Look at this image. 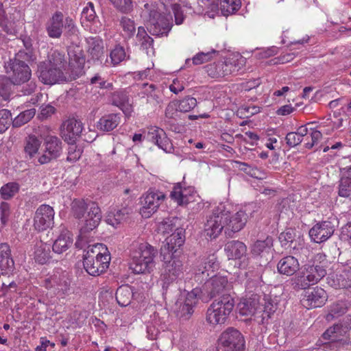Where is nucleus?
<instances>
[{"instance_id": "obj_1", "label": "nucleus", "mask_w": 351, "mask_h": 351, "mask_svg": "<svg viewBox=\"0 0 351 351\" xmlns=\"http://www.w3.org/2000/svg\"><path fill=\"white\" fill-rule=\"evenodd\" d=\"M158 250L147 243L133 244L130 269L134 274H149L155 267Z\"/></svg>"}, {"instance_id": "obj_2", "label": "nucleus", "mask_w": 351, "mask_h": 351, "mask_svg": "<svg viewBox=\"0 0 351 351\" xmlns=\"http://www.w3.org/2000/svg\"><path fill=\"white\" fill-rule=\"evenodd\" d=\"M110 261V254L106 245L97 243L88 247L84 254L83 265L89 275L97 276L108 268Z\"/></svg>"}, {"instance_id": "obj_3", "label": "nucleus", "mask_w": 351, "mask_h": 351, "mask_svg": "<svg viewBox=\"0 0 351 351\" xmlns=\"http://www.w3.org/2000/svg\"><path fill=\"white\" fill-rule=\"evenodd\" d=\"M234 304L235 301L230 295H223L218 300H215L208 308L207 322L213 325L224 323L232 311Z\"/></svg>"}, {"instance_id": "obj_4", "label": "nucleus", "mask_w": 351, "mask_h": 351, "mask_svg": "<svg viewBox=\"0 0 351 351\" xmlns=\"http://www.w3.org/2000/svg\"><path fill=\"white\" fill-rule=\"evenodd\" d=\"M326 275L324 266L317 264H306L302 271L292 279L295 289H306L311 285L317 284Z\"/></svg>"}, {"instance_id": "obj_5", "label": "nucleus", "mask_w": 351, "mask_h": 351, "mask_svg": "<svg viewBox=\"0 0 351 351\" xmlns=\"http://www.w3.org/2000/svg\"><path fill=\"white\" fill-rule=\"evenodd\" d=\"M7 78L0 82V88H3L2 84L3 81H8L13 85L20 86L24 84L31 79L32 71L27 63H20L16 60H9L5 64Z\"/></svg>"}, {"instance_id": "obj_6", "label": "nucleus", "mask_w": 351, "mask_h": 351, "mask_svg": "<svg viewBox=\"0 0 351 351\" xmlns=\"http://www.w3.org/2000/svg\"><path fill=\"white\" fill-rule=\"evenodd\" d=\"M170 260H164L163 271L160 276L162 289L167 291L170 288L177 287V284L183 274L182 262L170 256Z\"/></svg>"}, {"instance_id": "obj_7", "label": "nucleus", "mask_w": 351, "mask_h": 351, "mask_svg": "<svg viewBox=\"0 0 351 351\" xmlns=\"http://www.w3.org/2000/svg\"><path fill=\"white\" fill-rule=\"evenodd\" d=\"M173 27V19L171 15H166L152 10L149 12V18L147 22V30L156 36H167Z\"/></svg>"}, {"instance_id": "obj_8", "label": "nucleus", "mask_w": 351, "mask_h": 351, "mask_svg": "<svg viewBox=\"0 0 351 351\" xmlns=\"http://www.w3.org/2000/svg\"><path fill=\"white\" fill-rule=\"evenodd\" d=\"M218 351H244L245 339L237 329L228 328L223 331L219 339Z\"/></svg>"}, {"instance_id": "obj_9", "label": "nucleus", "mask_w": 351, "mask_h": 351, "mask_svg": "<svg viewBox=\"0 0 351 351\" xmlns=\"http://www.w3.org/2000/svg\"><path fill=\"white\" fill-rule=\"evenodd\" d=\"M221 215L224 222V232L227 237H232L233 235L241 231L247 221V215L245 211L239 210L234 215H231L225 210V207L221 205Z\"/></svg>"}, {"instance_id": "obj_10", "label": "nucleus", "mask_w": 351, "mask_h": 351, "mask_svg": "<svg viewBox=\"0 0 351 351\" xmlns=\"http://www.w3.org/2000/svg\"><path fill=\"white\" fill-rule=\"evenodd\" d=\"M43 284L53 295H67L71 288V280L64 272H56L47 276Z\"/></svg>"}, {"instance_id": "obj_11", "label": "nucleus", "mask_w": 351, "mask_h": 351, "mask_svg": "<svg viewBox=\"0 0 351 351\" xmlns=\"http://www.w3.org/2000/svg\"><path fill=\"white\" fill-rule=\"evenodd\" d=\"M204 68L209 76L213 78H218L234 75L241 69V66L238 60L228 58L224 61L209 64Z\"/></svg>"}, {"instance_id": "obj_12", "label": "nucleus", "mask_w": 351, "mask_h": 351, "mask_svg": "<svg viewBox=\"0 0 351 351\" xmlns=\"http://www.w3.org/2000/svg\"><path fill=\"white\" fill-rule=\"evenodd\" d=\"M43 146L45 147L43 153L38 158V162L40 165L57 160L62 153V142L56 136H47L44 139Z\"/></svg>"}, {"instance_id": "obj_13", "label": "nucleus", "mask_w": 351, "mask_h": 351, "mask_svg": "<svg viewBox=\"0 0 351 351\" xmlns=\"http://www.w3.org/2000/svg\"><path fill=\"white\" fill-rule=\"evenodd\" d=\"M200 289H193L185 295L184 300L180 299L176 303L175 313L177 317L184 320L189 319L193 313V308L197 304Z\"/></svg>"}, {"instance_id": "obj_14", "label": "nucleus", "mask_w": 351, "mask_h": 351, "mask_svg": "<svg viewBox=\"0 0 351 351\" xmlns=\"http://www.w3.org/2000/svg\"><path fill=\"white\" fill-rule=\"evenodd\" d=\"M38 79L45 84L53 85L66 81L64 71L49 63L40 62L38 66Z\"/></svg>"}, {"instance_id": "obj_15", "label": "nucleus", "mask_w": 351, "mask_h": 351, "mask_svg": "<svg viewBox=\"0 0 351 351\" xmlns=\"http://www.w3.org/2000/svg\"><path fill=\"white\" fill-rule=\"evenodd\" d=\"M227 285L228 279L226 277L219 275L213 276L204 283L203 289H200V293L202 294V300L207 302L216 295L221 293Z\"/></svg>"}, {"instance_id": "obj_16", "label": "nucleus", "mask_w": 351, "mask_h": 351, "mask_svg": "<svg viewBox=\"0 0 351 351\" xmlns=\"http://www.w3.org/2000/svg\"><path fill=\"white\" fill-rule=\"evenodd\" d=\"M165 195L162 192L159 191H149L143 197L142 208L140 213L144 218H149L154 213H156L164 201Z\"/></svg>"}, {"instance_id": "obj_17", "label": "nucleus", "mask_w": 351, "mask_h": 351, "mask_svg": "<svg viewBox=\"0 0 351 351\" xmlns=\"http://www.w3.org/2000/svg\"><path fill=\"white\" fill-rule=\"evenodd\" d=\"M221 205L213 209L212 213L207 216L204 225V232L211 239L217 238L224 229V222L221 215Z\"/></svg>"}, {"instance_id": "obj_18", "label": "nucleus", "mask_w": 351, "mask_h": 351, "mask_svg": "<svg viewBox=\"0 0 351 351\" xmlns=\"http://www.w3.org/2000/svg\"><path fill=\"white\" fill-rule=\"evenodd\" d=\"M53 208L47 205H40L36 210L34 217V227L38 231H43L51 228L54 223Z\"/></svg>"}, {"instance_id": "obj_19", "label": "nucleus", "mask_w": 351, "mask_h": 351, "mask_svg": "<svg viewBox=\"0 0 351 351\" xmlns=\"http://www.w3.org/2000/svg\"><path fill=\"white\" fill-rule=\"evenodd\" d=\"M68 56L69 58V66L73 75L79 76L82 75L85 64V55L80 45H69Z\"/></svg>"}, {"instance_id": "obj_20", "label": "nucleus", "mask_w": 351, "mask_h": 351, "mask_svg": "<svg viewBox=\"0 0 351 351\" xmlns=\"http://www.w3.org/2000/svg\"><path fill=\"white\" fill-rule=\"evenodd\" d=\"M328 298L326 291L319 287H315L306 291L302 299V304L308 308H313L322 306Z\"/></svg>"}, {"instance_id": "obj_21", "label": "nucleus", "mask_w": 351, "mask_h": 351, "mask_svg": "<svg viewBox=\"0 0 351 351\" xmlns=\"http://www.w3.org/2000/svg\"><path fill=\"white\" fill-rule=\"evenodd\" d=\"M101 217V212L98 205L96 203L90 204L89 210L82 218L84 223L80 228L81 233L86 234L96 228L99 226Z\"/></svg>"}, {"instance_id": "obj_22", "label": "nucleus", "mask_w": 351, "mask_h": 351, "mask_svg": "<svg viewBox=\"0 0 351 351\" xmlns=\"http://www.w3.org/2000/svg\"><path fill=\"white\" fill-rule=\"evenodd\" d=\"M147 138L167 153L173 150V146L165 132L158 127H151L147 132Z\"/></svg>"}, {"instance_id": "obj_23", "label": "nucleus", "mask_w": 351, "mask_h": 351, "mask_svg": "<svg viewBox=\"0 0 351 351\" xmlns=\"http://www.w3.org/2000/svg\"><path fill=\"white\" fill-rule=\"evenodd\" d=\"M334 226L330 221L317 223L309 230L310 237L316 243H322L329 239L334 233Z\"/></svg>"}, {"instance_id": "obj_24", "label": "nucleus", "mask_w": 351, "mask_h": 351, "mask_svg": "<svg viewBox=\"0 0 351 351\" xmlns=\"http://www.w3.org/2000/svg\"><path fill=\"white\" fill-rule=\"evenodd\" d=\"M64 26V15L61 12L56 11L45 25L48 36L54 39L60 38L63 34Z\"/></svg>"}, {"instance_id": "obj_25", "label": "nucleus", "mask_w": 351, "mask_h": 351, "mask_svg": "<svg viewBox=\"0 0 351 351\" xmlns=\"http://www.w3.org/2000/svg\"><path fill=\"white\" fill-rule=\"evenodd\" d=\"M82 130L83 125L80 121L69 119L63 123L62 136L68 143H75Z\"/></svg>"}, {"instance_id": "obj_26", "label": "nucleus", "mask_w": 351, "mask_h": 351, "mask_svg": "<svg viewBox=\"0 0 351 351\" xmlns=\"http://www.w3.org/2000/svg\"><path fill=\"white\" fill-rule=\"evenodd\" d=\"M237 308L239 314L243 316L255 315L259 313L261 297L256 294L243 299L238 304Z\"/></svg>"}, {"instance_id": "obj_27", "label": "nucleus", "mask_w": 351, "mask_h": 351, "mask_svg": "<svg viewBox=\"0 0 351 351\" xmlns=\"http://www.w3.org/2000/svg\"><path fill=\"white\" fill-rule=\"evenodd\" d=\"M167 243L161 248V255L163 256V259H167L166 253L167 252L169 257L171 256L174 252H176L178 249L184 243V239L183 237V230H178V234H171L170 237L167 239Z\"/></svg>"}, {"instance_id": "obj_28", "label": "nucleus", "mask_w": 351, "mask_h": 351, "mask_svg": "<svg viewBox=\"0 0 351 351\" xmlns=\"http://www.w3.org/2000/svg\"><path fill=\"white\" fill-rule=\"evenodd\" d=\"M274 239L267 236L264 240H257L252 246L251 252L254 256L268 258L272 256Z\"/></svg>"}, {"instance_id": "obj_29", "label": "nucleus", "mask_w": 351, "mask_h": 351, "mask_svg": "<svg viewBox=\"0 0 351 351\" xmlns=\"http://www.w3.org/2000/svg\"><path fill=\"white\" fill-rule=\"evenodd\" d=\"M300 269V264L296 258L293 256H287L282 258L278 263V271L282 275L291 276L295 274Z\"/></svg>"}, {"instance_id": "obj_30", "label": "nucleus", "mask_w": 351, "mask_h": 351, "mask_svg": "<svg viewBox=\"0 0 351 351\" xmlns=\"http://www.w3.org/2000/svg\"><path fill=\"white\" fill-rule=\"evenodd\" d=\"M224 250L228 259H241L246 255L247 247L241 241H230L225 245Z\"/></svg>"}, {"instance_id": "obj_31", "label": "nucleus", "mask_w": 351, "mask_h": 351, "mask_svg": "<svg viewBox=\"0 0 351 351\" xmlns=\"http://www.w3.org/2000/svg\"><path fill=\"white\" fill-rule=\"evenodd\" d=\"M64 39L69 45L80 44L79 30L73 20L70 17L64 19Z\"/></svg>"}, {"instance_id": "obj_32", "label": "nucleus", "mask_w": 351, "mask_h": 351, "mask_svg": "<svg viewBox=\"0 0 351 351\" xmlns=\"http://www.w3.org/2000/svg\"><path fill=\"white\" fill-rule=\"evenodd\" d=\"M88 53L91 58L95 61L101 62L105 58L103 40L99 37H90L88 38Z\"/></svg>"}, {"instance_id": "obj_33", "label": "nucleus", "mask_w": 351, "mask_h": 351, "mask_svg": "<svg viewBox=\"0 0 351 351\" xmlns=\"http://www.w3.org/2000/svg\"><path fill=\"white\" fill-rule=\"evenodd\" d=\"M130 211L128 208L112 210L107 213L105 221L108 224L117 228L125 221Z\"/></svg>"}, {"instance_id": "obj_34", "label": "nucleus", "mask_w": 351, "mask_h": 351, "mask_svg": "<svg viewBox=\"0 0 351 351\" xmlns=\"http://www.w3.org/2000/svg\"><path fill=\"white\" fill-rule=\"evenodd\" d=\"M121 121L120 114L111 113L103 116L97 123V128L103 132H110L116 128Z\"/></svg>"}, {"instance_id": "obj_35", "label": "nucleus", "mask_w": 351, "mask_h": 351, "mask_svg": "<svg viewBox=\"0 0 351 351\" xmlns=\"http://www.w3.org/2000/svg\"><path fill=\"white\" fill-rule=\"evenodd\" d=\"M277 309V302L275 299H273L269 295H265L261 301V308H259V313L261 315V322L264 323L265 321L268 320L271 315L275 313Z\"/></svg>"}, {"instance_id": "obj_36", "label": "nucleus", "mask_w": 351, "mask_h": 351, "mask_svg": "<svg viewBox=\"0 0 351 351\" xmlns=\"http://www.w3.org/2000/svg\"><path fill=\"white\" fill-rule=\"evenodd\" d=\"M73 243L71 233L68 231H62L55 240L53 245V251L57 254H62L66 252Z\"/></svg>"}, {"instance_id": "obj_37", "label": "nucleus", "mask_w": 351, "mask_h": 351, "mask_svg": "<svg viewBox=\"0 0 351 351\" xmlns=\"http://www.w3.org/2000/svg\"><path fill=\"white\" fill-rule=\"evenodd\" d=\"M14 263L11 257V250L7 243L0 244V269L3 271L12 270L14 268Z\"/></svg>"}, {"instance_id": "obj_38", "label": "nucleus", "mask_w": 351, "mask_h": 351, "mask_svg": "<svg viewBox=\"0 0 351 351\" xmlns=\"http://www.w3.org/2000/svg\"><path fill=\"white\" fill-rule=\"evenodd\" d=\"M134 297V289L128 285L120 286L116 291V300L121 306H128Z\"/></svg>"}, {"instance_id": "obj_39", "label": "nucleus", "mask_w": 351, "mask_h": 351, "mask_svg": "<svg viewBox=\"0 0 351 351\" xmlns=\"http://www.w3.org/2000/svg\"><path fill=\"white\" fill-rule=\"evenodd\" d=\"M180 219L176 217H170L163 219L158 225V232L163 234H170L176 231L174 234H178V230H182L178 226L180 225Z\"/></svg>"}, {"instance_id": "obj_40", "label": "nucleus", "mask_w": 351, "mask_h": 351, "mask_svg": "<svg viewBox=\"0 0 351 351\" xmlns=\"http://www.w3.org/2000/svg\"><path fill=\"white\" fill-rule=\"evenodd\" d=\"M90 204L95 202L84 199H74L71 204V211L73 216L78 219H82L89 210Z\"/></svg>"}, {"instance_id": "obj_41", "label": "nucleus", "mask_w": 351, "mask_h": 351, "mask_svg": "<svg viewBox=\"0 0 351 351\" xmlns=\"http://www.w3.org/2000/svg\"><path fill=\"white\" fill-rule=\"evenodd\" d=\"M45 63H49L51 66L61 69L64 71L66 67V60L63 52L58 50H54L48 55V60L43 61Z\"/></svg>"}, {"instance_id": "obj_42", "label": "nucleus", "mask_w": 351, "mask_h": 351, "mask_svg": "<svg viewBox=\"0 0 351 351\" xmlns=\"http://www.w3.org/2000/svg\"><path fill=\"white\" fill-rule=\"evenodd\" d=\"M219 268V263L217 261V257L215 254H210L208 257H206L204 262L199 265L198 271L196 275L202 274L204 275L206 273V276L208 277L211 271L212 273L215 271V269Z\"/></svg>"}, {"instance_id": "obj_43", "label": "nucleus", "mask_w": 351, "mask_h": 351, "mask_svg": "<svg viewBox=\"0 0 351 351\" xmlns=\"http://www.w3.org/2000/svg\"><path fill=\"white\" fill-rule=\"evenodd\" d=\"M241 6V0H220V9L223 16L234 14Z\"/></svg>"}, {"instance_id": "obj_44", "label": "nucleus", "mask_w": 351, "mask_h": 351, "mask_svg": "<svg viewBox=\"0 0 351 351\" xmlns=\"http://www.w3.org/2000/svg\"><path fill=\"white\" fill-rule=\"evenodd\" d=\"M50 245L46 243H40L35 251V260L40 264H46L51 259Z\"/></svg>"}, {"instance_id": "obj_45", "label": "nucleus", "mask_w": 351, "mask_h": 351, "mask_svg": "<svg viewBox=\"0 0 351 351\" xmlns=\"http://www.w3.org/2000/svg\"><path fill=\"white\" fill-rule=\"evenodd\" d=\"M36 114V110L31 108L21 112L17 117L12 120V126L19 128L28 123Z\"/></svg>"}, {"instance_id": "obj_46", "label": "nucleus", "mask_w": 351, "mask_h": 351, "mask_svg": "<svg viewBox=\"0 0 351 351\" xmlns=\"http://www.w3.org/2000/svg\"><path fill=\"white\" fill-rule=\"evenodd\" d=\"M40 146V141L35 136H29L25 141L24 150L30 158L37 154Z\"/></svg>"}, {"instance_id": "obj_47", "label": "nucleus", "mask_w": 351, "mask_h": 351, "mask_svg": "<svg viewBox=\"0 0 351 351\" xmlns=\"http://www.w3.org/2000/svg\"><path fill=\"white\" fill-rule=\"evenodd\" d=\"M186 189H182L180 183L173 186V191L171 192L170 196L171 199L177 202L179 205L187 204L189 199L186 194Z\"/></svg>"}, {"instance_id": "obj_48", "label": "nucleus", "mask_w": 351, "mask_h": 351, "mask_svg": "<svg viewBox=\"0 0 351 351\" xmlns=\"http://www.w3.org/2000/svg\"><path fill=\"white\" fill-rule=\"evenodd\" d=\"M19 191V185L16 182H8L0 189L2 199L8 200L12 198Z\"/></svg>"}, {"instance_id": "obj_49", "label": "nucleus", "mask_w": 351, "mask_h": 351, "mask_svg": "<svg viewBox=\"0 0 351 351\" xmlns=\"http://www.w3.org/2000/svg\"><path fill=\"white\" fill-rule=\"evenodd\" d=\"M348 308V303L346 301H338L330 306V313L327 315V319L330 317H339L346 313Z\"/></svg>"}, {"instance_id": "obj_50", "label": "nucleus", "mask_w": 351, "mask_h": 351, "mask_svg": "<svg viewBox=\"0 0 351 351\" xmlns=\"http://www.w3.org/2000/svg\"><path fill=\"white\" fill-rule=\"evenodd\" d=\"M12 124V114L7 109L0 110V134L4 133Z\"/></svg>"}, {"instance_id": "obj_51", "label": "nucleus", "mask_w": 351, "mask_h": 351, "mask_svg": "<svg viewBox=\"0 0 351 351\" xmlns=\"http://www.w3.org/2000/svg\"><path fill=\"white\" fill-rule=\"evenodd\" d=\"M35 60L36 56L34 51L21 49L16 53L14 58L10 60H16L17 62L28 64L31 62H34Z\"/></svg>"}, {"instance_id": "obj_52", "label": "nucleus", "mask_w": 351, "mask_h": 351, "mask_svg": "<svg viewBox=\"0 0 351 351\" xmlns=\"http://www.w3.org/2000/svg\"><path fill=\"white\" fill-rule=\"evenodd\" d=\"M196 106V99L190 96H187L179 101L178 107L179 111L187 112L193 110Z\"/></svg>"}, {"instance_id": "obj_53", "label": "nucleus", "mask_w": 351, "mask_h": 351, "mask_svg": "<svg viewBox=\"0 0 351 351\" xmlns=\"http://www.w3.org/2000/svg\"><path fill=\"white\" fill-rule=\"evenodd\" d=\"M258 112H260V108L258 106H242L237 110V115L241 119H245L258 114Z\"/></svg>"}, {"instance_id": "obj_54", "label": "nucleus", "mask_w": 351, "mask_h": 351, "mask_svg": "<svg viewBox=\"0 0 351 351\" xmlns=\"http://www.w3.org/2000/svg\"><path fill=\"white\" fill-rule=\"evenodd\" d=\"M94 4L92 2H88L82 12V19L88 22L93 23L97 19Z\"/></svg>"}, {"instance_id": "obj_55", "label": "nucleus", "mask_w": 351, "mask_h": 351, "mask_svg": "<svg viewBox=\"0 0 351 351\" xmlns=\"http://www.w3.org/2000/svg\"><path fill=\"white\" fill-rule=\"evenodd\" d=\"M342 326L339 324H335L333 326L328 328L322 335V337L326 340L336 341L339 335L341 333Z\"/></svg>"}, {"instance_id": "obj_56", "label": "nucleus", "mask_w": 351, "mask_h": 351, "mask_svg": "<svg viewBox=\"0 0 351 351\" xmlns=\"http://www.w3.org/2000/svg\"><path fill=\"white\" fill-rule=\"evenodd\" d=\"M296 237V232L294 229L287 228L279 235V241L282 246H285L287 243H292Z\"/></svg>"}, {"instance_id": "obj_57", "label": "nucleus", "mask_w": 351, "mask_h": 351, "mask_svg": "<svg viewBox=\"0 0 351 351\" xmlns=\"http://www.w3.org/2000/svg\"><path fill=\"white\" fill-rule=\"evenodd\" d=\"M120 25L122 27L124 32L129 37L134 35L136 30V27L134 21L126 16H123L120 20Z\"/></svg>"}, {"instance_id": "obj_58", "label": "nucleus", "mask_w": 351, "mask_h": 351, "mask_svg": "<svg viewBox=\"0 0 351 351\" xmlns=\"http://www.w3.org/2000/svg\"><path fill=\"white\" fill-rule=\"evenodd\" d=\"M145 93L147 95V102L156 106L159 104V97L155 91V86L154 84L146 85Z\"/></svg>"}, {"instance_id": "obj_59", "label": "nucleus", "mask_w": 351, "mask_h": 351, "mask_svg": "<svg viewBox=\"0 0 351 351\" xmlns=\"http://www.w3.org/2000/svg\"><path fill=\"white\" fill-rule=\"evenodd\" d=\"M110 56L112 63L114 65L118 64L125 59V52L122 47L116 46L114 49L111 51Z\"/></svg>"}, {"instance_id": "obj_60", "label": "nucleus", "mask_w": 351, "mask_h": 351, "mask_svg": "<svg viewBox=\"0 0 351 351\" xmlns=\"http://www.w3.org/2000/svg\"><path fill=\"white\" fill-rule=\"evenodd\" d=\"M215 53V50H212L211 51H208L207 53L199 52L193 58V64L195 65H199L208 62L212 59L213 54Z\"/></svg>"}, {"instance_id": "obj_61", "label": "nucleus", "mask_w": 351, "mask_h": 351, "mask_svg": "<svg viewBox=\"0 0 351 351\" xmlns=\"http://www.w3.org/2000/svg\"><path fill=\"white\" fill-rule=\"evenodd\" d=\"M90 84H95L97 87L103 89H112V84L108 82L99 74H96L90 79Z\"/></svg>"}, {"instance_id": "obj_62", "label": "nucleus", "mask_w": 351, "mask_h": 351, "mask_svg": "<svg viewBox=\"0 0 351 351\" xmlns=\"http://www.w3.org/2000/svg\"><path fill=\"white\" fill-rule=\"evenodd\" d=\"M1 222L5 226L10 215V206L8 203L2 202L0 204Z\"/></svg>"}, {"instance_id": "obj_63", "label": "nucleus", "mask_w": 351, "mask_h": 351, "mask_svg": "<svg viewBox=\"0 0 351 351\" xmlns=\"http://www.w3.org/2000/svg\"><path fill=\"white\" fill-rule=\"evenodd\" d=\"M110 1L122 12H129L132 7L131 0H110Z\"/></svg>"}, {"instance_id": "obj_64", "label": "nucleus", "mask_w": 351, "mask_h": 351, "mask_svg": "<svg viewBox=\"0 0 351 351\" xmlns=\"http://www.w3.org/2000/svg\"><path fill=\"white\" fill-rule=\"evenodd\" d=\"M71 145L69 147L67 160L70 162H76L80 159L82 155V150L77 147L74 143H70Z\"/></svg>"}]
</instances>
